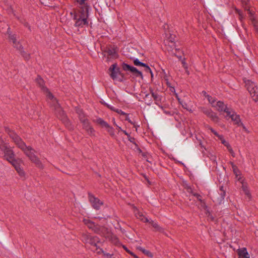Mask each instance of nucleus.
Segmentation results:
<instances>
[{
	"label": "nucleus",
	"mask_w": 258,
	"mask_h": 258,
	"mask_svg": "<svg viewBox=\"0 0 258 258\" xmlns=\"http://www.w3.org/2000/svg\"><path fill=\"white\" fill-rule=\"evenodd\" d=\"M16 170L21 177L25 176V173L23 170V167L21 166L20 167L16 169Z\"/></svg>",
	"instance_id": "30"
},
{
	"label": "nucleus",
	"mask_w": 258,
	"mask_h": 258,
	"mask_svg": "<svg viewBox=\"0 0 258 258\" xmlns=\"http://www.w3.org/2000/svg\"><path fill=\"white\" fill-rule=\"evenodd\" d=\"M207 217H208V219L212 221H214L215 220V218L213 217V216L209 212L208 214Z\"/></svg>",
	"instance_id": "44"
},
{
	"label": "nucleus",
	"mask_w": 258,
	"mask_h": 258,
	"mask_svg": "<svg viewBox=\"0 0 258 258\" xmlns=\"http://www.w3.org/2000/svg\"><path fill=\"white\" fill-rule=\"evenodd\" d=\"M5 131L8 134L10 138L12 139L15 145L20 149H23L26 145L22 139L13 131L8 127H5Z\"/></svg>",
	"instance_id": "5"
},
{
	"label": "nucleus",
	"mask_w": 258,
	"mask_h": 258,
	"mask_svg": "<svg viewBox=\"0 0 258 258\" xmlns=\"http://www.w3.org/2000/svg\"><path fill=\"white\" fill-rule=\"evenodd\" d=\"M132 73L136 77H140L142 79H143V76L142 72L139 71L136 68H134L133 70Z\"/></svg>",
	"instance_id": "26"
},
{
	"label": "nucleus",
	"mask_w": 258,
	"mask_h": 258,
	"mask_svg": "<svg viewBox=\"0 0 258 258\" xmlns=\"http://www.w3.org/2000/svg\"><path fill=\"white\" fill-rule=\"evenodd\" d=\"M211 104H213L215 102V100L213 99V98L211 97V98H210V101H209Z\"/></svg>",
	"instance_id": "55"
},
{
	"label": "nucleus",
	"mask_w": 258,
	"mask_h": 258,
	"mask_svg": "<svg viewBox=\"0 0 258 258\" xmlns=\"http://www.w3.org/2000/svg\"><path fill=\"white\" fill-rule=\"evenodd\" d=\"M72 16L74 15V19L76 20L75 26L76 27H83L88 24L87 18L88 17V10L87 6L81 7L77 12L74 10L70 13Z\"/></svg>",
	"instance_id": "2"
},
{
	"label": "nucleus",
	"mask_w": 258,
	"mask_h": 258,
	"mask_svg": "<svg viewBox=\"0 0 258 258\" xmlns=\"http://www.w3.org/2000/svg\"><path fill=\"white\" fill-rule=\"evenodd\" d=\"M0 149L4 152V157H5L6 160L8 161L10 163L12 162V160H15V154L14 151L10 148H8L6 146V144L5 146H4V148H1Z\"/></svg>",
	"instance_id": "12"
},
{
	"label": "nucleus",
	"mask_w": 258,
	"mask_h": 258,
	"mask_svg": "<svg viewBox=\"0 0 258 258\" xmlns=\"http://www.w3.org/2000/svg\"><path fill=\"white\" fill-rule=\"evenodd\" d=\"M21 55L24 57V58L26 59V60H29L30 58V55L29 54H28L26 52H25L24 50H23V49L21 50H19Z\"/></svg>",
	"instance_id": "33"
},
{
	"label": "nucleus",
	"mask_w": 258,
	"mask_h": 258,
	"mask_svg": "<svg viewBox=\"0 0 258 258\" xmlns=\"http://www.w3.org/2000/svg\"><path fill=\"white\" fill-rule=\"evenodd\" d=\"M208 128L211 131L212 133H213L215 136H216L217 137H218V136H220V135H219L218 134V133L217 132H216L213 128H212V127H208Z\"/></svg>",
	"instance_id": "45"
},
{
	"label": "nucleus",
	"mask_w": 258,
	"mask_h": 258,
	"mask_svg": "<svg viewBox=\"0 0 258 258\" xmlns=\"http://www.w3.org/2000/svg\"><path fill=\"white\" fill-rule=\"evenodd\" d=\"M181 63H182V66L184 68V69H187L188 66H187V63L185 62V58H183V59H182L181 60Z\"/></svg>",
	"instance_id": "42"
},
{
	"label": "nucleus",
	"mask_w": 258,
	"mask_h": 258,
	"mask_svg": "<svg viewBox=\"0 0 258 258\" xmlns=\"http://www.w3.org/2000/svg\"><path fill=\"white\" fill-rule=\"evenodd\" d=\"M252 23L253 24V27H254V29L255 31V32H256L257 34H258V26L256 24V22L255 21V20H254V19L252 20Z\"/></svg>",
	"instance_id": "39"
},
{
	"label": "nucleus",
	"mask_w": 258,
	"mask_h": 258,
	"mask_svg": "<svg viewBox=\"0 0 258 258\" xmlns=\"http://www.w3.org/2000/svg\"><path fill=\"white\" fill-rule=\"evenodd\" d=\"M210 117H211L212 119L214 121H217V120L218 119V117L214 114H212L210 115Z\"/></svg>",
	"instance_id": "49"
},
{
	"label": "nucleus",
	"mask_w": 258,
	"mask_h": 258,
	"mask_svg": "<svg viewBox=\"0 0 258 258\" xmlns=\"http://www.w3.org/2000/svg\"><path fill=\"white\" fill-rule=\"evenodd\" d=\"M96 247V249L95 250V251L96 252V253L97 254H101V253H105L103 251V250L99 248V246H98L97 245V247Z\"/></svg>",
	"instance_id": "41"
},
{
	"label": "nucleus",
	"mask_w": 258,
	"mask_h": 258,
	"mask_svg": "<svg viewBox=\"0 0 258 258\" xmlns=\"http://www.w3.org/2000/svg\"><path fill=\"white\" fill-rule=\"evenodd\" d=\"M50 100H51L50 102V107L54 110V113L57 117L61 120L62 123L69 130H72L73 126L60 104L58 103L57 99L53 96V98L50 99Z\"/></svg>",
	"instance_id": "1"
},
{
	"label": "nucleus",
	"mask_w": 258,
	"mask_h": 258,
	"mask_svg": "<svg viewBox=\"0 0 258 258\" xmlns=\"http://www.w3.org/2000/svg\"><path fill=\"white\" fill-rule=\"evenodd\" d=\"M16 170L21 177L25 176V173L23 170V167L21 166L20 167L16 169Z\"/></svg>",
	"instance_id": "29"
},
{
	"label": "nucleus",
	"mask_w": 258,
	"mask_h": 258,
	"mask_svg": "<svg viewBox=\"0 0 258 258\" xmlns=\"http://www.w3.org/2000/svg\"><path fill=\"white\" fill-rule=\"evenodd\" d=\"M226 147H227V148L228 150L229 151V152L231 154L232 156L234 157H235V153H234V151H233L231 147L229 145V144H228L227 146H226Z\"/></svg>",
	"instance_id": "37"
},
{
	"label": "nucleus",
	"mask_w": 258,
	"mask_h": 258,
	"mask_svg": "<svg viewBox=\"0 0 258 258\" xmlns=\"http://www.w3.org/2000/svg\"><path fill=\"white\" fill-rule=\"evenodd\" d=\"M216 106L219 111H224L227 115H230V113H231V112L228 110L226 105H225L222 101L217 102Z\"/></svg>",
	"instance_id": "15"
},
{
	"label": "nucleus",
	"mask_w": 258,
	"mask_h": 258,
	"mask_svg": "<svg viewBox=\"0 0 258 258\" xmlns=\"http://www.w3.org/2000/svg\"><path fill=\"white\" fill-rule=\"evenodd\" d=\"M104 255L106 256L107 258H115L114 257H112V254L109 253H104Z\"/></svg>",
	"instance_id": "51"
},
{
	"label": "nucleus",
	"mask_w": 258,
	"mask_h": 258,
	"mask_svg": "<svg viewBox=\"0 0 258 258\" xmlns=\"http://www.w3.org/2000/svg\"><path fill=\"white\" fill-rule=\"evenodd\" d=\"M231 164L232 168L233 169V171L234 173L235 174L236 176L237 177L238 173L240 172L239 170H238L237 166L235 165H234L233 163L231 162Z\"/></svg>",
	"instance_id": "31"
},
{
	"label": "nucleus",
	"mask_w": 258,
	"mask_h": 258,
	"mask_svg": "<svg viewBox=\"0 0 258 258\" xmlns=\"http://www.w3.org/2000/svg\"><path fill=\"white\" fill-rule=\"evenodd\" d=\"M193 196L196 197L197 198L198 200L199 201H200L201 203L205 204V202H204V201L202 200V199H201L202 197L200 194H197V193L193 194Z\"/></svg>",
	"instance_id": "40"
},
{
	"label": "nucleus",
	"mask_w": 258,
	"mask_h": 258,
	"mask_svg": "<svg viewBox=\"0 0 258 258\" xmlns=\"http://www.w3.org/2000/svg\"><path fill=\"white\" fill-rule=\"evenodd\" d=\"M226 192V188L223 185L220 186L219 191L218 194L213 195L212 200L214 202L220 204L225 198Z\"/></svg>",
	"instance_id": "9"
},
{
	"label": "nucleus",
	"mask_w": 258,
	"mask_h": 258,
	"mask_svg": "<svg viewBox=\"0 0 258 258\" xmlns=\"http://www.w3.org/2000/svg\"><path fill=\"white\" fill-rule=\"evenodd\" d=\"M240 126H241L243 128V129L247 133H249V131L247 130L246 127L244 126V125L241 122L240 124Z\"/></svg>",
	"instance_id": "52"
},
{
	"label": "nucleus",
	"mask_w": 258,
	"mask_h": 258,
	"mask_svg": "<svg viewBox=\"0 0 258 258\" xmlns=\"http://www.w3.org/2000/svg\"><path fill=\"white\" fill-rule=\"evenodd\" d=\"M122 132L127 137V138L130 137V135L125 131H122Z\"/></svg>",
	"instance_id": "56"
},
{
	"label": "nucleus",
	"mask_w": 258,
	"mask_h": 258,
	"mask_svg": "<svg viewBox=\"0 0 258 258\" xmlns=\"http://www.w3.org/2000/svg\"><path fill=\"white\" fill-rule=\"evenodd\" d=\"M218 138L219 140H221L222 144H223L224 146H226L229 144L227 141L225 140L223 136L220 135L219 136H218Z\"/></svg>",
	"instance_id": "36"
},
{
	"label": "nucleus",
	"mask_w": 258,
	"mask_h": 258,
	"mask_svg": "<svg viewBox=\"0 0 258 258\" xmlns=\"http://www.w3.org/2000/svg\"><path fill=\"white\" fill-rule=\"evenodd\" d=\"M11 163L14 166L15 169H16L20 167L22 164H23V161L21 159H17L15 160H12Z\"/></svg>",
	"instance_id": "21"
},
{
	"label": "nucleus",
	"mask_w": 258,
	"mask_h": 258,
	"mask_svg": "<svg viewBox=\"0 0 258 258\" xmlns=\"http://www.w3.org/2000/svg\"><path fill=\"white\" fill-rule=\"evenodd\" d=\"M89 199L93 207L96 210H98L100 206L103 205V203L99 199L95 198L92 194H89Z\"/></svg>",
	"instance_id": "14"
},
{
	"label": "nucleus",
	"mask_w": 258,
	"mask_h": 258,
	"mask_svg": "<svg viewBox=\"0 0 258 258\" xmlns=\"http://www.w3.org/2000/svg\"><path fill=\"white\" fill-rule=\"evenodd\" d=\"M108 130H107V131L109 133V135L111 136H114V130L113 128L111 127L109 125V127H106Z\"/></svg>",
	"instance_id": "38"
},
{
	"label": "nucleus",
	"mask_w": 258,
	"mask_h": 258,
	"mask_svg": "<svg viewBox=\"0 0 258 258\" xmlns=\"http://www.w3.org/2000/svg\"><path fill=\"white\" fill-rule=\"evenodd\" d=\"M123 247L124 249V250H125V251H126L128 253H129V252H130V251H131L129 249H127V248L126 246H124V245H123Z\"/></svg>",
	"instance_id": "57"
},
{
	"label": "nucleus",
	"mask_w": 258,
	"mask_h": 258,
	"mask_svg": "<svg viewBox=\"0 0 258 258\" xmlns=\"http://www.w3.org/2000/svg\"><path fill=\"white\" fill-rule=\"evenodd\" d=\"M135 67L131 66L124 62L122 64V68L125 71H130L132 73Z\"/></svg>",
	"instance_id": "25"
},
{
	"label": "nucleus",
	"mask_w": 258,
	"mask_h": 258,
	"mask_svg": "<svg viewBox=\"0 0 258 258\" xmlns=\"http://www.w3.org/2000/svg\"><path fill=\"white\" fill-rule=\"evenodd\" d=\"M24 153V154L29 158L30 160L35 165L40 168H43V165L39 159L34 154V150L30 146H25L23 149H21Z\"/></svg>",
	"instance_id": "4"
},
{
	"label": "nucleus",
	"mask_w": 258,
	"mask_h": 258,
	"mask_svg": "<svg viewBox=\"0 0 258 258\" xmlns=\"http://www.w3.org/2000/svg\"><path fill=\"white\" fill-rule=\"evenodd\" d=\"M175 55L180 59V60H181L182 58V56L181 55H176L175 54Z\"/></svg>",
	"instance_id": "60"
},
{
	"label": "nucleus",
	"mask_w": 258,
	"mask_h": 258,
	"mask_svg": "<svg viewBox=\"0 0 258 258\" xmlns=\"http://www.w3.org/2000/svg\"><path fill=\"white\" fill-rule=\"evenodd\" d=\"M115 112L118 113V114H120L122 115H125L126 116L127 115V114L126 113H125V112H123L122 111H121V110H119L118 109H116V110H115Z\"/></svg>",
	"instance_id": "46"
},
{
	"label": "nucleus",
	"mask_w": 258,
	"mask_h": 258,
	"mask_svg": "<svg viewBox=\"0 0 258 258\" xmlns=\"http://www.w3.org/2000/svg\"><path fill=\"white\" fill-rule=\"evenodd\" d=\"M83 125V128L85 130L88 134L90 136H94L95 131L93 127L91 125L88 119L83 120L81 122Z\"/></svg>",
	"instance_id": "13"
},
{
	"label": "nucleus",
	"mask_w": 258,
	"mask_h": 258,
	"mask_svg": "<svg viewBox=\"0 0 258 258\" xmlns=\"http://www.w3.org/2000/svg\"><path fill=\"white\" fill-rule=\"evenodd\" d=\"M130 254H131V255L133 256L135 258H139L137 256V255H136L134 253H133V252H132L131 251L130 252H129L128 253Z\"/></svg>",
	"instance_id": "54"
},
{
	"label": "nucleus",
	"mask_w": 258,
	"mask_h": 258,
	"mask_svg": "<svg viewBox=\"0 0 258 258\" xmlns=\"http://www.w3.org/2000/svg\"><path fill=\"white\" fill-rule=\"evenodd\" d=\"M103 53L104 56H107L108 58H115L117 57L116 47L114 46H106Z\"/></svg>",
	"instance_id": "11"
},
{
	"label": "nucleus",
	"mask_w": 258,
	"mask_h": 258,
	"mask_svg": "<svg viewBox=\"0 0 258 258\" xmlns=\"http://www.w3.org/2000/svg\"><path fill=\"white\" fill-rule=\"evenodd\" d=\"M76 111L77 113L78 114V117L80 122L82 121L83 120H85L86 119H88L87 116L84 112L83 110L82 109L79 108H76Z\"/></svg>",
	"instance_id": "16"
},
{
	"label": "nucleus",
	"mask_w": 258,
	"mask_h": 258,
	"mask_svg": "<svg viewBox=\"0 0 258 258\" xmlns=\"http://www.w3.org/2000/svg\"><path fill=\"white\" fill-rule=\"evenodd\" d=\"M143 67L145 68V69H144L145 71L147 73H149L151 74V78H153V75L151 69L150 68V67L146 63H145V66H143Z\"/></svg>",
	"instance_id": "34"
},
{
	"label": "nucleus",
	"mask_w": 258,
	"mask_h": 258,
	"mask_svg": "<svg viewBox=\"0 0 258 258\" xmlns=\"http://www.w3.org/2000/svg\"><path fill=\"white\" fill-rule=\"evenodd\" d=\"M128 140L131 142V143H133V144H134L136 146H137L138 145H137V144L135 142V139L133 137H131V136L130 137L128 138Z\"/></svg>",
	"instance_id": "48"
},
{
	"label": "nucleus",
	"mask_w": 258,
	"mask_h": 258,
	"mask_svg": "<svg viewBox=\"0 0 258 258\" xmlns=\"http://www.w3.org/2000/svg\"><path fill=\"white\" fill-rule=\"evenodd\" d=\"M36 82L41 90L46 95V97L50 99L53 98V95L50 92L49 89L45 86V82L43 79L40 76H38L36 79Z\"/></svg>",
	"instance_id": "8"
},
{
	"label": "nucleus",
	"mask_w": 258,
	"mask_h": 258,
	"mask_svg": "<svg viewBox=\"0 0 258 258\" xmlns=\"http://www.w3.org/2000/svg\"><path fill=\"white\" fill-rule=\"evenodd\" d=\"M94 122L100 125L102 127H108L109 124L101 118H98L94 120Z\"/></svg>",
	"instance_id": "22"
},
{
	"label": "nucleus",
	"mask_w": 258,
	"mask_h": 258,
	"mask_svg": "<svg viewBox=\"0 0 258 258\" xmlns=\"http://www.w3.org/2000/svg\"><path fill=\"white\" fill-rule=\"evenodd\" d=\"M238 180L240 181V182L242 183V186L241 188L242 189V190L245 193L249 190L247 184V183H244L243 182L244 179L240 177L238 178Z\"/></svg>",
	"instance_id": "27"
},
{
	"label": "nucleus",
	"mask_w": 258,
	"mask_h": 258,
	"mask_svg": "<svg viewBox=\"0 0 258 258\" xmlns=\"http://www.w3.org/2000/svg\"><path fill=\"white\" fill-rule=\"evenodd\" d=\"M247 1H242V4L243 5H247Z\"/></svg>",
	"instance_id": "62"
},
{
	"label": "nucleus",
	"mask_w": 258,
	"mask_h": 258,
	"mask_svg": "<svg viewBox=\"0 0 258 258\" xmlns=\"http://www.w3.org/2000/svg\"><path fill=\"white\" fill-rule=\"evenodd\" d=\"M135 215L138 219H140L144 222H149L148 218L145 217L141 212L138 211V210L136 209V211H135Z\"/></svg>",
	"instance_id": "20"
},
{
	"label": "nucleus",
	"mask_w": 258,
	"mask_h": 258,
	"mask_svg": "<svg viewBox=\"0 0 258 258\" xmlns=\"http://www.w3.org/2000/svg\"><path fill=\"white\" fill-rule=\"evenodd\" d=\"M188 192H189L191 193V194H192V195H193V194H196L195 192H194L192 191V189H191V188H189L188 189Z\"/></svg>",
	"instance_id": "58"
},
{
	"label": "nucleus",
	"mask_w": 258,
	"mask_h": 258,
	"mask_svg": "<svg viewBox=\"0 0 258 258\" xmlns=\"http://www.w3.org/2000/svg\"><path fill=\"white\" fill-rule=\"evenodd\" d=\"M134 63L135 66H142V67L145 66V63L140 61L138 59H135L134 60Z\"/></svg>",
	"instance_id": "35"
},
{
	"label": "nucleus",
	"mask_w": 258,
	"mask_h": 258,
	"mask_svg": "<svg viewBox=\"0 0 258 258\" xmlns=\"http://www.w3.org/2000/svg\"><path fill=\"white\" fill-rule=\"evenodd\" d=\"M244 194H245V195H246V196L248 198V199H249V200H250V199H251V194H250V192L249 190L248 191H247V192H245Z\"/></svg>",
	"instance_id": "50"
},
{
	"label": "nucleus",
	"mask_w": 258,
	"mask_h": 258,
	"mask_svg": "<svg viewBox=\"0 0 258 258\" xmlns=\"http://www.w3.org/2000/svg\"><path fill=\"white\" fill-rule=\"evenodd\" d=\"M137 248H138V249H139V250L142 251L143 253H144L147 256H148L150 257H152L153 256V254L150 251L147 250L142 248L141 246L138 247Z\"/></svg>",
	"instance_id": "24"
},
{
	"label": "nucleus",
	"mask_w": 258,
	"mask_h": 258,
	"mask_svg": "<svg viewBox=\"0 0 258 258\" xmlns=\"http://www.w3.org/2000/svg\"><path fill=\"white\" fill-rule=\"evenodd\" d=\"M84 224L88 228L91 229L94 233L101 235H105L108 232V229L105 226H101L91 221L89 219H84L83 220Z\"/></svg>",
	"instance_id": "3"
},
{
	"label": "nucleus",
	"mask_w": 258,
	"mask_h": 258,
	"mask_svg": "<svg viewBox=\"0 0 258 258\" xmlns=\"http://www.w3.org/2000/svg\"><path fill=\"white\" fill-rule=\"evenodd\" d=\"M185 72L187 74V75H189V72L188 70V69H185Z\"/></svg>",
	"instance_id": "61"
},
{
	"label": "nucleus",
	"mask_w": 258,
	"mask_h": 258,
	"mask_svg": "<svg viewBox=\"0 0 258 258\" xmlns=\"http://www.w3.org/2000/svg\"><path fill=\"white\" fill-rule=\"evenodd\" d=\"M243 81L245 84V86L247 90L249 92L250 94L253 98V100L256 101L258 99V91L257 88H256L253 82L247 80H245V79Z\"/></svg>",
	"instance_id": "6"
},
{
	"label": "nucleus",
	"mask_w": 258,
	"mask_h": 258,
	"mask_svg": "<svg viewBox=\"0 0 258 258\" xmlns=\"http://www.w3.org/2000/svg\"><path fill=\"white\" fill-rule=\"evenodd\" d=\"M7 34L9 35V39L10 42L13 43V47L16 48L18 50L23 49V47L21 44L20 42L18 41L17 35L15 34H12L10 31V28L9 27L7 30Z\"/></svg>",
	"instance_id": "10"
},
{
	"label": "nucleus",
	"mask_w": 258,
	"mask_h": 258,
	"mask_svg": "<svg viewBox=\"0 0 258 258\" xmlns=\"http://www.w3.org/2000/svg\"><path fill=\"white\" fill-rule=\"evenodd\" d=\"M171 44H172V46H174V45H174V43L172 41H171Z\"/></svg>",
	"instance_id": "64"
},
{
	"label": "nucleus",
	"mask_w": 258,
	"mask_h": 258,
	"mask_svg": "<svg viewBox=\"0 0 258 258\" xmlns=\"http://www.w3.org/2000/svg\"><path fill=\"white\" fill-rule=\"evenodd\" d=\"M202 93L203 94V95L207 98V99H208V101H210V98H211V96H210L209 95L207 94L206 92L205 91H203L202 92Z\"/></svg>",
	"instance_id": "47"
},
{
	"label": "nucleus",
	"mask_w": 258,
	"mask_h": 258,
	"mask_svg": "<svg viewBox=\"0 0 258 258\" xmlns=\"http://www.w3.org/2000/svg\"><path fill=\"white\" fill-rule=\"evenodd\" d=\"M150 223L155 228L156 231H159L160 232H163V229L162 227H161L157 223H155L153 221H151V222H150Z\"/></svg>",
	"instance_id": "23"
},
{
	"label": "nucleus",
	"mask_w": 258,
	"mask_h": 258,
	"mask_svg": "<svg viewBox=\"0 0 258 258\" xmlns=\"http://www.w3.org/2000/svg\"><path fill=\"white\" fill-rule=\"evenodd\" d=\"M152 96L153 97L154 100L156 102V103H157V102L161 101V97L153 91H151Z\"/></svg>",
	"instance_id": "32"
},
{
	"label": "nucleus",
	"mask_w": 258,
	"mask_h": 258,
	"mask_svg": "<svg viewBox=\"0 0 258 258\" xmlns=\"http://www.w3.org/2000/svg\"><path fill=\"white\" fill-rule=\"evenodd\" d=\"M106 106L108 108H110L111 110L115 111V110H116V109L114 107L111 106L110 105L106 104Z\"/></svg>",
	"instance_id": "53"
},
{
	"label": "nucleus",
	"mask_w": 258,
	"mask_h": 258,
	"mask_svg": "<svg viewBox=\"0 0 258 258\" xmlns=\"http://www.w3.org/2000/svg\"><path fill=\"white\" fill-rule=\"evenodd\" d=\"M99 242V239L98 237L91 236L88 241L87 243L90 244L92 246L97 247V244Z\"/></svg>",
	"instance_id": "19"
},
{
	"label": "nucleus",
	"mask_w": 258,
	"mask_h": 258,
	"mask_svg": "<svg viewBox=\"0 0 258 258\" xmlns=\"http://www.w3.org/2000/svg\"><path fill=\"white\" fill-rule=\"evenodd\" d=\"M109 71L111 72L110 76L113 80L118 79L119 81H122L124 78V75L120 71V69L117 67L116 63L112 64Z\"/></svg>",
	"instance_id": "7"
},
{
	"label": "nucleus",
	"mask_w": 258,
	"mask_h": 258,
	"mask_svg": "<svg viewBox=\"0 0 258 258\" xmlns=\"http://www.w3.org/2000/svg\"><path fill=\"white\" fill-rule=\"evenodd\" d=\"M6 145L2 138L0 136V149L4 148V146Z\"/></svg>",
	"instance_id": "43"
},
{
	"label": "nucleus",
	"mask_w": 258,
	"mask_h": 258,
	"mask_svg": "<svg viewBox=\"0 0 258 258\" xmlns=\"http://www.w3.org/2000/svg\"><path fill=\"white\" fill-rule=\"evenodd\" d=\"M238 254L239 258H249V254L246 248L238 249Z\"/></svg>",
	"instance_id": "18"
},
{
	"label": "nucleus",
	"mask_w": 258,
	"mask_h": 258,
	"mask_svg": "<svg viewBox=\"0 0 258 258\" xmlns=\"http://www.w3.org/2000/svg\"><path fill=\"white\" fill-rule=\"evenodd\" d=\"M91 236V235L87 234V233H83L82 235V241L87 243L88 241L90 239V237Z\"/></svg>",
	"instance_id": "28"
},
{
	"label": "nucleus",
	"mask_w": 258,
	"mask_h": 258,
	"mask_svg": "<svg viewBox=\"0 0 258 258\" xmlns=\"http://www.w3.org/2000/svg\"><path fill=\"white\" fill-rule=\"evenodd\" d=\"M239 17H240L239 19L241 20L242 17L240 13H239Z\"/></svg>",
	"instance_id": "63"
},
{
	"label": "nucleus",
	"mask_w": 258,
	"mask_h": 258,
	"mask_svg": "<svg viewBox=\"0 0 258 258\" xmlns=\"http://www.w3.org/2000/svg\"><path fill=\"white\" fill-rule=\"evenodd\" d=\"M125 120H128V122L130 123H131V124H133V122L128 118H127V117H126Z\"/></svg>",
	"instance_id": "59"
},
{
	"label": "nucleus",
	"mask_w": 258,
	"mask_h": 258,
	"mask_svg": "<svg viewBox=\"0 0 258 258\" xmlns=\"http://www.w3.org/2000/svg\"><path fill=\"white\" fill-rule=\"evenodd\" d=\"M228 115L229 116L232 120L234 121L235 124H236L238 126H240V124L241 123V122L239 115L234 113L231 114L230 113V115Z\"/></svg>",
	"instance_id": "17"
}]
</instances>
